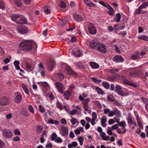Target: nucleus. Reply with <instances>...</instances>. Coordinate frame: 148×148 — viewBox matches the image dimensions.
<instances>
[{"instance_id": "f257e3e1", "label": "nucleus", "mask_w": 148, "mask_h": 148, "mask_svg": "<svg viewBox=\"0 0 148 148\" xmlns=\"http://www.w3.org/2000/svg\"><path fill=\"white\" fill-rule=\"evenodd\" d=\"M37 45L36 42L31 40H24L20 43L18 45L19 49L25 52L31 51L32 48H36Z\"/></svg>"}, {"instance_id": "f03ea898", "label": "nucleus", "mask_w": 148, "mask_h": 148, "mask_svg": "<svg viewBox=\"0 0 148 148\" xmlns=\"http://www.w3.org/2000/svg\"><path fill=\"white\" fill-rule=\"evenodd\" d=\"M18 32L21 34H27L28 32V29L25 25H20L17 27Z\"/></svg>"}, {"instance_id": "7ed1b4c3", "label": "nucleus", "mask_w": 148, "mask_h": 148, "mask_svg": "<svg viewBox=\"0 0 148 148\" xmlns=\"http://www.w3.org/2000/svg\"><path fill=\"white\" fill-rule=\"evenodd\" d=\"M54 84L58 91L60 93H63L64 90L65 89L63 84L59 82H56Z\"/></svg>"}, {"instance_id": "20e7f679", "label": "nucleus", "mask_w": 148, "mask_h": 148, "mask_svg": "<svg viewBox=\"0 0 148 148\" xmlns=\"http://www.w3.org/2000/svg\"><path fill=\"white\" fill-rule=\"evenodd\" d=\"M100 44L99 42L97 40H94L90 43L89 45L91 49L97 50Z\"/></svg>"}, {"instance_id": "39448f33", "label": "nucleus", "mask_w": 148, "mask_h": 148, "mask_svg": "<svg viewBox=\"0 0 148 148\" xmlns=\"http://www.w3.org/2000/svg\"><path fill=\"white\" fill-rule=\"evenodd\" d=\"M3 136L5 138H11L12 136V132L6 129H3L2 131Z\"/></svg>"}, {"instance_id": "423d86ee", "label": "nucleus", "mask_w": 148, "mask_h": 148, "mask_svg": "<svg viewBox=\"0 0 148 148\" xmlns=\"http://www.w3.org/2000/svg\"><path fill=\"white\" fill-rule=\"evenodd\" d=\"M88 30L89 33L92 34H95L97 32V30L94 24L90 23L88 26Z\"/></svg>"}, {"instance_id": "0eeeda50", "label": "nucleus", "mask_w": 148, "mask_h": 148, "mask_svg": "<svg viewBox=\"0 0 148 148\" xmlns=\"http://www.w3.org/2000/svg\"><path fill=\"white\" fill-rule=\"evenodd\" d=\"M97 50L103 53H104L107 52V50L106 45L100 43Z\"/></svg>"}, {"instance_id": "6e6552de", "label": "nucleus", "mask_w": 148, "mask_h": 148, "mask_svg": "<svg viewBox=\"0 0 148 148\" xmlns=\"http://www.w3.org/2000/svg\"><path fill=\"white\" fill-rule=\"evenodd\" d=\"M115 115L118 118H119L121 116V112L117 109H115L113 110H111L110 116L112 117Z\"/></svg>"}, {"instance_id": "1a4fd4ad", "label": "nucleus", "mask_w": 148, "mask_h": 148, "mask_svg": "<svg viewBox=\"0 0 148 148\" xmlns=\"http://www.w3.org/2000/svg\"><path fill=\"white\" fill-rule=\"evenodd\" d=\"M117 123L118 126L121 127L122 129L123 130L122 133L123 134H125L126 132L127 131V130L125 128V127L126 126V123L125 121H124L121 122H119V121Z\"/></svg>"}, {"instance_id": "9d476101", "label": "nucleus", "mask_w": 148, "mask_h": 148, "mask_svg": "<svg viewBox=\"0 0 148 148\" xmlns=\"http://www.w3.org/2000/svg\"><path fill=\"white\" fill-rule=\"evenodd\" d=\"M68 134V129L66 127L63 126L61 127V134L63 136H66Z\"/></svg>"}, {"instance_id": "9b49d317", "label": "nucleus", "mask_w": 148, "mask_h": 148, "mask_svg": "<svg viewBox=\"0 0 148 148\" xmlns=\"http://www.w3.org/2000/svg\"><path fill=\"white\" fill-rule=\"evenodd\" d=\"M55 62L53 60L50 61L49 62L47 69L50 71H51L55 66Z\"/></svg>"}, {"instance_id": "f8f14e48", "label": "nucleus", "mask_w": 148, "mask_h": 148, "mask_svg": "<svg viewBox=\"0 0 148 148\" xmlns=\"http://www.w3.org/2000/svg\"><path fill=\"white\" fill-rule=\"evenodd\" d=\"M116 90L118 92L119 95L124 96H125V94L123 92L121 89V86L118 85H116L115 86Z\"/></svg>"}, {"instance_id": "ddd939ff", "label": "nucleus", "mask_w": 148, "mask_h": 148, "mask_svg": "<svg viewBox=\"0 0 148 148\" xmlns=\"http://www.w3.org/2000/svg\"><path fill=\"white\" fill-rule=\"evenodd\" d=\"M112 60L116 63L122 62L123 61V58L121 56H115L113 58Z\"/></svg>"}, {"instance_id": "4468645a", "label": "nucleus", "mask_w": 148, "mask_h": 148, "mask_svg": "<svg viewBox=\"0 0 148 148\" xmlns=\"http://www.w3.org/2000/svg\"><path fill=\"white\" fill-rule=\"evenodd\" d=\"M9 103L8 99L6 97L1 98L0 99V104L2 105L6 106Z\"/></svg>"}, {"instance_id": "2eb2a0df", "label": "nucleus", "mask_w": 148, "mask_h": 148, "mask_svg": "<svg viewBox=\"0 0 148 148\" xmlns=\"http://www.w3.org/2000/svg\"><path fill=\"white\" fill-rule=\"evenodd\" d=\"M45 71L44 67L41 63H40L39 64V71L41 73V75L43 77L45 75Z\"/></svg>"}, {"instance_id": "dca6fc26", "label": "nucleus", "mask_w": 148, "mask_h": 148, "mask_svg": "<svg viewBox=\"0 0 148 148\" xmlns=\"http://www.w3.org/2000/svg\"><path fill=\"white\" fill-rule=\"evenodd\" d=\"M10 17L12 21L17 23L19 19L20 15L18 14H13L11 15Z\"/></svg>"}, {"instance_id": "f3484780", "label": "nucleus", "mask_w": 148, "mask_h": 148, "mask_svg": "<svg viewBox=\"0 0 148 148\" xmlns=\"http://www.w3.org/2000/svg\"><path fill=\"white\" fill-rule=\"evenodd\" d=\"M27 22V19L21 16H20L19 19L17 23L20 24H25Z\"/></svg>"}, {"instance_id": "a211bd4d", "label": "nucleus", "mask_w": 148, "mask_h": 148, "mask_svg": "<svg viewBox=\"0 0 148 148\" xmlns=\"http://www.w3.org/2000/svg\"><path fill=\"white\" fill-rule=\"evenodd\" d=\"M65 71L68 74H71L75 76H76L77 75L76 73L75 72L73 71L71 68L68 66H67L65 68Z\"/></svg>"}, {"instance_id": "6ab92c4d", "label": "nucleus", "mask_w": 148, "mask_h": 148, "mask_svg": "<svg viewBox=\"0 0 148 148\" xmlns=\"http://www.w3.org/2000/svg\"><path fill=\"white\" fill-rule=\"evenodd\" d=\"M16 96L15 98V101L17 103H20L22 99V97L21 94L17 92L15 93Z\"/></svg>"}, {"instance_id": "aec40b11", "label": "nucleus", "mask_w": 148, "mask_h": 148, "mask_svg": "<svg viewBox=\"0 0 148 148\" xmlns=\"http://www.w3.org/2000/svg\"><path fill=\"white\" fill-rule=\"evenodd\" d=\"M79 100L82 101L83 104H88V103L90 101V99L89 98L86 99H84L81 95H80L79 96Z\"/></svg>"}, {"instance_id": "412c9836", "label": "nucleus", "mask_w": 148, "mask_h": 148, "mask_svg": "<svg viewBox=\"0 0 148 148\" xmlns=\"http://www.w3.org/2000/svg\"><path fill=\"white\" fill-rule=\"evenodd\" d=\"M136 120L137 122L138 125L140 128L141 129L143 128V126L142 124V122L141 119L140 118L138 115L136 116Z\"/></svg>"}, {"instance_id": "4be33fe9", "label": "nucleus", "mask_w": 148, "mask_h": 148, "mask_svg": "<svg viewBox=\"0 0 148 148\" xmlns=\"http://www.w3.org/2000/svg\"><path fill=\"white\" fill-rule=\"evenodd\" d=\"M74 132L76 135L79 134L81 132L83 133L84 132V128L81 127H78L74 130Z\"/></svg>"}, {"instance_id": "5701e85b", "label": "nucleus", "mask_w": 148, "mask_h": 148, "mask_svg": "<svg viewBox=\"0 0 148 148\" xmlns=\"http://www.w3.org/2000/svg\"><path fill=\"white\" fill-rule=\"evenodd\" d=\"M90 65L92 69H96L99 68V65L96 62H91L90 63Z\"/></svg>"}, {"instance_id": "b1692460", "label": "nucleus", "mask_w": 148, "mask_h": 148, "mask_svg": "<svg viewBox=\"0 0 148 148\" xmlns=\"http://www.w3.org/2000/svg\"><path fill=\"white\" fill-rule=\"evenodd\" d=\"M95 90L99 95H103L105 92L103 90L98 87H96L95 88Z\"/></svg>"}, {"instance_id": "393cba45", "label": "nucleus", "mask_w": 148, "mask_h": 148, "mask_svg": "<svg viewBox=\"0 0 148 148\" xmlns=\"http://www.w3.org/2000/svg\"><path fill=\"white\" fill-rule=\"evenodd\" d=\"M41 86L43 88V92H46L47 90V83L46 82H43L42 83Z\"/></svg>"}, {"instance_id": "a878e982", "label": "nucleus", "mask_w": 148, "mask_h": 148, "mask_svg": "<svg viewBox=\"0 0 148 148\" xmlns=\"http://www.w3.org/2000/svg\"><path fill=\"white\" fill-rule=\"evenodd\" d=\"M100 136L102 139L103 140L107 141L109 140V137L108 136H106V133L104 132L101 133Z\"/></svg>"}, {"instance_id": "bb28decb", "label": "nucleus", "mask_w": 148, "mask_h": 148, "mask_svg": "<svg viewBox=\"0 0 148 148\" xmlns=\"http://www.w3.org/2000/svg\"><path fill=\"white\" fill-rule=\"evenodd\" d=\"M63 93L65 99L67 100H69L70 99L71 95L70 92L68 91H66Z\"/></svg>"}, {"instance_id": "cd10ccee", "label": "nucleus", "mask_w": 148, "mask_h": 148, "mask_svg": "<svg viewBox=\"0 0 148 148\" xmlns=\"http://www.w3.org/2000/svg\"><path fill=\"white\" fill-rule=\"evenodd\" d=\"M71 117L72 119L70 120V121L72 123V126H73L76 124H77L78 123V120L76 118H73L72 116Z\"/></svg>"}, {"instance_id": "c85d7f7f", "label": "nucleus", "mask_w": 148, "mask_h": 148, "mask_svg": "<svg viewBox=\"0 0 148 148\" xmlns=\"http://www.w3.org/2000/svg\"><path fill=\"white\" fill-rule=\"evenodd\" d=\"M77 51H73L72 52V53L74 56L77 57H80L82 56V54L78 49H77Z\"/></svg>"}, {"instance_id": "c756f323", "label": "nucleus", "mask_w": 148, "mask_h": 148, "mask_svg": "<svg viewBox=\"0 0 148 148\" xmlns=\"http://www.w3.org/2000/svg\"><path fill=\"white\" fill-rule=\"evenodd\" d=\"M47 123H48L50 124H55L56 125H58L59 124V122L58 121L55 120H53L51 119H50L47 121Z\"/></svg>"}, {"instance_id": "7c9ffc66", "label": "nucleus", "mask_w": 148, "mask_h": 148, "mask_svg": "<svg viewBox=\"0 0 148 148\" xmlns=\"http://www.w3.org/2000/svg\"><path fill=\"white\" fill-rule=\"evenodd\" d=\"M56 105L57 107L60 110H62L63 109V107L62 103L59 101H57L56 103Z\"/></svg>"}, {"instance_id": "2f4dec72", "label": "nucleus", "mask_w": 148, "mask_h": 148, "mask_svg": "<svg viewBox=\"0 0 148 148\" xmlns=\"http://www.w3.org/2000/svg\"><path fill=\"white\" fill-rule=\"evenodd\" d=\"M5 8V5L4 1L2 0H0V9L4 10Z\"/></svg>"}, {"instance_id": "473e14b6", "label": "nucleus", "mask_w": 148, "mask_h": 148, "mask_svg": "<svg viewBox=\"0 0 148 148\" xmlns=\"http://www.w3.org/2000/svg\"><path fill=\"white\" fill-rule=\"evenodd\" d=\"M22 87L25 92L27 95L29 94V92L26 85L24 84H22Z\"/></svg>"}, {"instance_id": "72a5a7b5", "label": "nucleus", "mask_w": 148, "mask_h": 148, "mask_svg": "<svg viewBox=\"0 0 148 148\" xmlns=\"http://www.w3.org/2000/svg\"><path fill=\"white\" fill-rule=\"evenodd\" d=\"M73 17L77 21H81L83 20L82 17L78 14H74Z\"/></svg>"}, {"instance_id": "f704fd0d", "label": "nucleus", "mask_w": 148, "mask_h": 148, "mask_svg": "<svg viewBox=\"0 0 148 148\" xmlns=\"http://www.w3.org/2000/svg\"><path fill=\"white\" fill-rule=\"evenodd\" d=\"M138 38L139 39H141L144 41H148V37L145 35H143L139 36L138 37Z\"/></svg>"}, {"instance_id": "c9c22d12", "label": "nucleus", "mask_w": 148, "mask_h": 148, "mask_svg": "<svg viewBox=\"0 0 148 148\" xmlns=\"http://www.w3.org/2000/svg\"><path fill=\"white\" fill-rule=\"evenodd\" d=\"M121 18V15L120 13H118L116 15V17L114 18L115 21L117 22L120 21Z\"/></svg>"}, {"instance_id": "e433bc0d", "label": "nucleus", "mask_w": 148, "mask_h": 148, "mask_svg": "<svg viewBox=\"0 0 148 148\" xmlns=\"http://www.w3.org/2000/svg\"><path fill=\"white\" fill-rule=\"evenodd\" d=\"M84 1L86 5L88 6L91 7L94 5L93 3L88 0H84Z\"/></svg>"}, {"instance_id": "4c0bfd02", "label": "nucleus", "mask_w": 148, "mask_h": 148, "mask_svg": "<svg viewBox=\"0 0 148 148\" xmlns=\"http://www.w3.org/2000/svg\"><path fill=\"white\" fill-rule=\"evenodd\" d=\"M77 145V143L76 141L72 142L71 144H69L68 145L69 148H73V147H76Z\"/></svg>"}, {"instance_id": "58836bf2", "label": "nucleus", "mask_w": 148, "mask_h": 148, "mask_svg": "<svg viewBox=\"0 0 148 148\" xmlns=\"http://www.w3.org/2000/svg\"><path fill=\"white\" fill-rule=\"evenodd\" d=\"M15 5L18 7H20L22 5V3L21 0H14Z\"/></svg>"}, {"instance_id": "ea45409f", "label": "nucleus", "mask_w": 148, "mask_h": 148, "mask_svg": "<svg viewBox=\"0 0 148 148\" xmlns=\"http://www.w3.org/2000/svg\"><path fill=\"white\" fill-rule=\"evenodd\" d=\"M107 133L109 135H113L116 136L115 134L114 133H112V131L111 127L108 128L107 130Z\"/></svg>"}, {"instance_id": "a19ab883", "label": "nucleus", "mask_w": 148, "mask_h": 148, "mask_svg": "<svg viewBox=\"0 0 148 148\" xmlns=\"http://www.w3.org/2000/svg\"><path fill=\"white\" fill-rule=\"evenodd\" d=\"M19 63L20 62L17 60L15 61L14 62V64L15 68L17 70H19L20 69V67L19 66Z\"/></svg>"}, {"instance_id": "79ce46f5", "label": "nucleus", "mask_w": 148, "mask_h": 148, "mask_svg": "<svg viewBox=\"0 0 148 148\" xmlns=\"http://www.w3.org/2000/svg\"><path fill=\"white\" fill-rule=\"evenodd\" d=\"M102 85L106 89H109L110 87L109 84L106 82H102Z\"/></svg>"}, {"instance_id": "37998d69", "label": "nucleus", "mask_w": 148, "mask_h": 148, "mask_svg": "<svg viewBox=\"0 0 148 148\" xmlns=\"http://www.w3.org/2000/svg\"><path fill=\"white\" fill-rule=\"evenodd\" d=\"M56 76L58 77L59 79L60 80H62L64 78V75L60 73L57 74Z\"/></svg>"}, {"instance_id": "c03bdc74", "label": "nucleus", "mask_w": 148, "mask_h": 148, "mask_svg": "<svg viewBox=\"0 0 148 148\" xmlns=\"http://www.w3.org/2000/svg\"><path fill=\"white\" fill-rule=\"evenodd\" d=\"M77 140L79 142L80 145L82 146L83 145L84 139L82 136H79L77 138Z\"/></svg>"}, {"instance_id": "a18cd8bd", "label": "nucleus", "mask_w": 148, "mask_h": 148, "mask_svg": "<svg viewBox=\"0 0 148 148\" xmlns=\"http://www.w3.org/2000/svg\"><path fill=\"white\" fill-rule=\"evenodd\" d=\"M127 122L128 124H130L132 121V117L131 114H129L127 115Z\"/></svg>"}, {"instance_id": "49530a36", "label": "nucleus", "mask_w": 148, "mask_h": 148, "mask_svg": "<svg viewBox=\"0 0 148 148\" xmlns=\"http://www.w3.org/2000/svg\"><path fill=\"white\" fill-rule=\"evenodd\" d=\"M91 79L92 80L93 82L95 84H99L101 81V80L97 79L95 77H91Z\"/></svg>"}, {"instance_id": "de8ad7c7", "label": "nucleus", "mask_w": 148, "mask_h": 148, "mask_svg": "<svg viewBox=\"0 0 148 148\" xmlns=\"http://www.w3.org/2000/svg\"><path fill=\"white\" fill-rule=\"evenodd\" d=\"M148 6V2H146L142 4L140 6L142 9L146 8Z\"/></svg>"}, {"instance_id": "09e8293b", "label": "nucleus", "mask_w": 148, "mask_h": 148, "mask_svg": "<svg viewBox=\"0 0 148 148\" xmlns=\"http://www.w3.org/2000/svg\"><path fill=\"white\" fill-rule=\"evenodd\" d=\"M57 137V134L55 133H53L52 134L51 137V140L52 141H55Z\"/></svg>"}, {"instance_id": "8fccbe9b", "label": "nucleus", "mask_w": 148, "mask_h": 148, "mask_svg": "<svg viewBox=\"0 0 148 148\" xmlns=\"http://www.w3.org/2000/svg\"><path fill=\"white\" fill-rule=\"evenodd\" d=\"M111 112V111H110V109L108 108H106L104 109V114H106L108 113V115L109 116H110V115Z\"/></svg>"}, {"instance_id": "3c124183", "label": "nucleus", "mask_w": 148, "mask_h": 148, "mask_svg": "<svg viewBox=\"0 0 148 148\" xmlns=\"http://www.w3.org/2000/svg\"><path fill=\"white\" fill-rule=\"evenodd\" d=\"M129 85L133 87L134 88H136L137 87V85L136 82H130L129 83Z\"/></svg>"}, {"instance_id": "603ef678", "label": "nucleus", "mask_w": 148, "mask_h": 148, "mask_svg": "<svg viewBox=\"0 0 148 148\" xmlns=\"http://www.w3.org/2000/svg\"><path fill=\"white\" fill-rule=\"evenodd\" d=\"M54 141L57 143H60L62 142V140L61 138L58 137Z\"/></svg>"}, {"instance_id": "864d4df0", "label": "nucleus", "mask_w": 148, "mask_h": 148, "mask_svg": "<svg viewBox=\"0 0 148 148\" xmlns=\"http://www.w3.org/2000/svg\"><path fill=\"white\" fill-rule=\"evenodd\" d=\"M39 110L42 113H44L45 112V109L43 107H42L41 105L39 106Z\"/></svg>"}, {"instance_id": "5fc2aeb1", "label": "nucleus", "mask_w": 148, "mask_h": 148, "mask_svg": "<svg viewBox=\"0 0 148 148\" xmlns=\"http://www.w3.org/2000/svg\"><path fill=\"white\" fill-rule=\"evenodd\" d=\"M28 108L30 112L32 113H34V110L32 106L31 105H29L28 106Z\"/></svg>"}, {"instance_id": "6e6d98bb", "label": "nucleus", "mask_w": 148, "mask_h": 148, "mask_svg": "<svg viewBox=\"0 0 148 148\" xmlns=\"http://www.w3.org/2000/svg\"><path fill=\"white\" fill-rule=\"evenodd\" d=\"M92 119H96L97 118V114L95 112H93L92 114Z\"/></svg>"}, {"instance_id": "4d7b16f0", "label": "nucleus", "mask_w": 148, "mask_h": 148, "mask_svg": "<svg viewBox=\"0 0 148 148\" xmlns=\"http://www.w3.org/2000/svg\"><path fill=\"white\" fill-rule=\"evenodd\" d=\"M105 7L107 8L110 10L114 11V10L108 4L106 3V5H105Z\"/></svg>"}, {"instance_id": "13d9d810", "label": "nucleus", "mask_w": 148, "mask_h": 148, "mask_svg": "<svg viewBox=\"0 0 148 148\" xmlns=\"http://www.w3.org/2000/svg\"><path fill=\"white\" fill-rule=\"evenodd\" d=\"M77 110L76 109H74L72 110L70 112V114L71 115H74L77 114Z\"/></svg>"}, {"instance_id": "bf43d9fd", "label": "nucleus", "mask_w": 148, "mask_h": 148, "mask_svg": "<svg viewBox=\"0 0 148 148\" xmlns=\"http://www.w3.org/2000/svg\"><path fill=\"white\" fill-rule=\"evenodd\" d=\"M75 88V86L74 84H72L69 86V91L71 92L73 90V89Z\"/></svg>"}, {"instance_id": "052dcab7", "label": "nucleus", "mask_w": 148, "mask_h": 148, "mask_svg": "<svg viewBox=\"0 0 148 148\" xmlns=\"http://www.w3.org/2000/svg\"><path fill=\"white\" fill-rule=\"evenodd\" d=\"M108 30L110 32L112 31L113 30H114V31H116V30L117 29L115 28H113L111 26H108Z\"/></svg>"}, {"instance_id": "680f3d73", "label": "nucleus", "mask_w": 148, "mask_h": 148, "mask_svg": "<svg viewBox=\"0 0 148 148\" xmlns=\"http://www.w3.org/2000/svg\"><path fill=\"white\" fill-rule=\"evenodd\" d=\"M14 133L15 135H20L21 134V132L18 129H15L14 131Z\"/></svg>"}, {"instance_id": "e2e57ef3", "label": "nucleus", "mask_w": 148, "mask_h": 148, "mask_svg": "<svg viewBox=\"0 0 148 148\" xmlns=\"http://www.w3.org/2000/svg\"><path fill=\"white\" fill-rule=\"evenodd\" d=\"M142 9L139 6L138 8L135 11V13L136 14H140V11Z\"/></svg>"}, {"instance_id": "0e129e2a", "label": "nucleus", "mask_w": 148, "mask_h": 148, "mask_svg": "<svg viewBox=\"0 0 148 148\" xmlns=\"http://www.w3.org/2000/svg\"><path fill=\"white\" fill-rule=\"evenodd\" d=\"M60 6L61 8H64L66 7V5L65 3L63 1H61Z\"/></svg>"}, {"instance_id": "69168bd1", "label": "nucleus", "mask_w": 148, "mask_h": 148, "mask_svg": "<svg viewBox=\"0 0 148 148\" xmlns=\"http://www.w3.org/2000/svg\"><path fill=\"white\" fill-rule=\"evenodd\" d=\"M76 64L77 66H78L79 68L82 69L84 68V66L79 63L77 62Z\"/></svg>"}, {"instance_id": "338daca9", "label": "nucleus", "mask_w": 148, "mask_h": 148, "mask_svg": "<svg viewBox=\"0 0 148 148\" xmlns=\"http://www.w3.org/2000/svg\"><path fill=\"white\" fill-rule=\"evenodd\" d=\"M141 99L145 103L147 104V103H148V100L146 98L142 97H141Z\"/></svg>"}, {"instance_id": "774afa93", "label": "nucleus", "mask_w": 148, "mask_h": 148, "mask_svg": "<svg viewBox=\"0 0 148 148\" xmlns=\"http://www.w3.org/2000/svg\"><path fill=\"white\" fill-rule=\"evenodd\" d=\"M115 121L113 119H110L108 122V123L109 125H112L115 123Z\"/></svg>"}]
</instances>
